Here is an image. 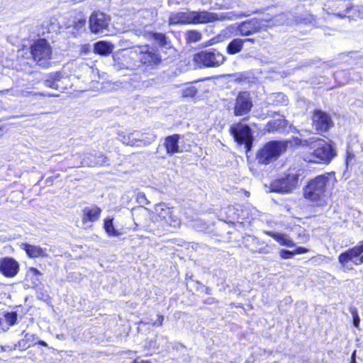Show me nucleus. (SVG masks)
<instances>
[{"mask_svg": "<svg viewBox=\"0 0 363 363\" xmlns=\"http://www.w3.org/2000/svg\"><path fill=\"white\" fill-rule=\"evenodd\" d=\"M337 183L333 171L318 174L306 182L302 188V196L312 206L324 208L329 204Z\"/></svg>", "mask_w": 363, "mask_h": 363, "instance_id": "nucleus-1", "label": "nucleus"}, {"mask_svg": "<svg viewBox=\"0 0 363 363\" xmlns=\"http://www.w3.org/2000/svg\"><path fill=\"white\" fill-rule=\"evenodd\" d=\"M313 151L308 154V162L318 164H329L337 156L335 143L321 138H313L310 146Z\"/></svg>", "mask_w": 363, "mask_h": 363, "instance_id": "nucleus-2", "label": "nucleus"}, {"mask_svg": "<svg viewBox=\"0 0 363 363\" xmlns=\"http://www.w3.org/2000/svg\"><path fill=\"white\" fill-rule=\"evenodd\" d=\"M135 54L138 67L144 71L156 69L162 63V56L159 49L152 45H138Z\"/></svg>", "mask_w": 363, "mask_h": 363, "instance_id": "nucleus-3", "label": "nucleus"}, {"mask_svg": "<svg viewBox=\"0 0 363 363\" xmlns=\"http://www.w3.org/2000/svg\"><path fill=\"white\" fill-rule=\"evenodd\" d=\"M287 150V142L272 140L264 143L257 151L255 159L258 164L267 165L278 160Z\"/></svg>", "mask_w": 363, "mask_h": 363, "instance_id": "nucleus-4", "label": "nucleus"}, {"mask_svg": "<svg viewBox=\"0 0 363 363\" xmlns=\"http://www.w3.org/2000/svg\"><path fill=\"white\" fill-rule=\"evenodd\" d=\"M301 174L295 168H289L281 176L274 179L269 185L271 191L289 194L298 188Z\"/></svg>", "mask_w": 363, "mask_h": 363, "instance_id": "nucleus-5", "label": "nucleus"}, {"mask_svg": "<svg viewBox=\"0 0 363 363\" xmlns=\"http://www.w3.org/2000/svg\"><path fill=\"white\" fill-rule=\"evenodd\" d=\"M216 20L213 13L206 11L172 12L170 13L168 23L170 25L177 24H198L213 22Z\"/></svg>", "mask_w": 363, "mask_h": 363, "instance_id": "nucleus-6", "label": "nucleus"}, {"mask_svg": "<svg viewBox=\"0 0 363 363\" xmlns=\"http://www.w3.org/2000/svg\"><path fill=\"white\" fill-rule=\"evenodd\" d=\"M31 58L41 67H48L52 55V49L48 40L44 38L35 39L29 47Z\"/></svg>", "mask_w": 363, "mask_h": 363, "instance_id": "nucleus-7", "label": "nucleus"}, {"mask_svg": "<svg viewBox=\"0 0 363 363\" xmlns=\"http://www.w3.org/2000/svg\"><path fill=\"white\" fill-rule=\"evenodd\" d=\"M229 133L238 145L244 146L246 152L251 151L255 138L249 125L240 121L234 123L230 126Z\"/></svg>", "mask_w": 363, "mask_h": 363, "instance_id": "nucleus-8", "label": "nucleus"}, {"mask_svg": "<svg viewBox=\"0 0 363 363\" xmlns=\"http://www.w3.org/2000/svg\"><path fill=\"white\" fill-rule=\"evenodd\" d=\"M193 60L200 67H218L225 62L226 58L218 50L210 48L196 52Z\"/></svg>", "mask_w": 363, "mask_h": 363, "instance_id": "nucleus-9", "label": "nucleus"}, {"mask_svg": "<svg viewBox=\"0 0 363 363\" xmlns=\"http://www.w3.org/2000/svg\"><path fill=\"white\" fill-rule=\"evenodd\" d=\"M337 259L345 272L353 269L349 267L351 264L357 266L363 264V240L342 252L338 255Z\"/></svg>", "mask_w": 363, "mask_h": 363, "instance_id": "nucleus-10", "label": "nucleus"}, {"mask_svg": "<svg viewBox=\"0 0 363 363\" xmlns=\"http://www.w3.org/2000/svg\"><path fill=\"white\" fill-rule=\"evenodd\" d=\"M311 126L316 134L323 135L334 127L331 116L320 108H314L311 111Z\"/></svg>", "mask_w": 363, "mask_h": 363, "instance_id": "nucleus-11", "label": "nucleus"}, {"mask_svg": "<svg viewBox=\"0 0 363 363\" xmlns=\"http://www.w3.org/2000/svg\"><path fill=\"white\" fill-rule=\"evenodd\" d=\"M253 107V101L250 91H240L238 92L233 106L234 116H245L249 115Z\"/></svg>", "mask_w": 363, "mask_h": 363, "instance_id": "nucleus-12", "label": "nucleus"}, {"mask_svg": "<svg viewBox=\"0 0 363 363\" xmlns=\"http://www.w3.org/2000/svg\"><path fill=\"white\" fill-rule=\"evenodd\" d=\"M325 6L329 13L341 18H345L353 7L350 0H328Z\"/></svg>", "mask_w": 363, "mask_h": 363, "instance_id": "nucleus-13", "label": "nucleus"}, {"mask_svg": "<svg viewBox=\"0 0 363 363\" xmlns=\"http://www.w3.org/2000/svg\"><path fill=\"white\" fill-rule=\"evenodd\" d=\"M108 26V18L102 12L94 11L89 19V28L92 33L97 34L103 32Z\"/></svg>", "mask_w": 363, "mask_h": 363, "instance_id": "nucleus-14", "label": "nucleus"}, {"mask_svg": "<svg viewBox=\"0 0 363 363\" xmlns=\"http://www.w3.org/2000/svg\"><path fill=\"white\" fill-rule=\"evenodd\" d=\"M18 271L19 264L14 258L4 257L0 259V272L5 277H14Z\"/></svg>", "mask_w": 363, "mask_h": 363, "instance_id": "nucleus-15", "label": "nucleus"}, {"mask_svg": "<svg viewBox=\"0 0 363 363\" xmlns=\"http://www.w3.org/2000/svg\"><path fill=\"white\" fill-rule=\"evenodd\" d=\"M261 29L260 22L256 18H250L241 22L236 27V35L248 36L259 32Z\"/></svg>", "mask_w": 363, "mask_h": 363, "instance_id": "nucleus-16", "label": "nucleus"}, {"mask_svg": "<svg viewBox=\"0 0 363 363\" xmlns=\"http://www.w3.org/2000/svg\"><path fill=\"white\" fill-rule=\"evenodd\" d=\"M101 208L96 204L84 207L82 211V222L83 224L97 221L101 215Z\"/></svg>", "mask_w": 363, "mask_h": 363, "instance_id": "nucleus-17", "label": "nucleus"}, {"mask_svg": "<svg viewBox=\"0 0 363 363\" xmlns=\"http://www.w3.org/2000/svg\"><path fill=\"white\" fill-rule=\"evenodd\" d=\"M180 138L179 134H172L164 138L163 145L167 155H173L182 152L179 145Z\"/></svg>", "mask_w": 363, "mask_h": 363, "instance_id": "nucleus-18", "label": "nucleus"}, {"mask_svg": "<svg viewBox=\"0 0 363 363\" xmlns=\"http://www.w3.org/2000/svg\"><path fill=\"white\" fill-rule=\"evenodd\" d=\"M21 247L25 251L27 256L30 258L48 257V254L46 248H43L40 245H31L29 243H22Z\"/></svg>", "mask_w": 363, "mask_h": 363, "instance_id": "nucleus-19", "label": "nucleus"}, {"mask_svg": "<svg viewBox=\"0 0 363 363\" xmlns=\"http://www.w3.org/2000/svg\"><path fill=\"white\" fill-rule=\"evenodd\" d=\"M18 321V314L16 311L5 312L0 316V333L6 332L10 327L16 325Z\"/></svg>", "mask_w": 363, "mask_h": 363, "instance_id": "nucleus-20", "label": "nucleus"}, {"mask_svg": "<svg viewBox=\"0 0 363 363\" xmlns=\"http://www.w3.org/2000/svg\"><path fill=\"white\" fill-rule=\"evenodd\" d=\"M288 126V121L284 118H277L268 121L264 127V132L268 133L284 132Z\"/></svg>", "mask_w": 363, "mask_h": 363, "instance_id": "nucleus-21", "label": "nucleus"}, {"mask_svg": "<svg viewBox=\"0 0 363 363\" xmlns=\"http://www.w3.org/2000/svg\"><path fill=\"white\" fill-rule=\"evenodd\" d=\"M113 50V44L105 40H99L94 45V52L101 56L110 55Z\"/></svg>", "mask_w": 363, "mask_h": 363, "instance_id": "nucleus-22", "label": "nucleus"}, {"mask_svg": "<svg viewBox=\"0 0 363 363\" xmlns=\"http://www.w3.org/2000/svg\"><path fill=\"white\" fill-rule=\"evenodd\" d=\"M160 225L167 233H172L174 230L179 227L180 222L179 218L174 215L173 212L170 216H168Z\"/></svg>", "mask_w": 363, "mask_h": 363, "instance_id": "nucleus-23", "label": "nucleus"}, {"mask_svg": "<svg viewBox=\"0 0 363 363\" xmlns=\"http://www.w3.org/2000/svg\"><path fill=\"white\" fill-rule=\"evenodd\" d=\"M62 77V76L60 72H51L46 74L43 79V83L45 86L57 90L60 88L58 82Z\"/></svg>", "mask_w": 363, "mask_h": 363, "instance_id": "nucleus-24", "label": "nucleus"}, {"mask_svg": "<svg viewBox=\"0 0 363 363\" xmlns=\"http://www.w3.org/2000/svg\"><path fill=\"white\" fill-rule=\"evenodd\" d=\"M155 212L157 221L160 222V224L168 216H170L171 213H173V208L164 203H159L155 208Z\"/></svg>", "mask_w": 363, "mask_h": 363, "instance_id": "nucleus-25", "label": "nucleus"}, {"mask_svg": "<svg viewBox=\"0 0 363 363\" xmlns=\"http://www.w3.org/2000/svg\"><path fill=\"white\" fill-rule=\"evenodd\" d=\"M265 233L274 239L277 242H278L282 246L286 247H294V242L286 238L284 234L273 232V231H266Z\"/></svg>", "mask_w": 363, "mask_h": 363, "instance_id": "nucleus-26", "label": "nucleus"}, {"mask_svg": "<svg viewBox=\"0 0 363 363\" xmlns=\"http://www.w3.org/2000/svg\"><path fill=\"white\" fill-rule=\"evenodd\" d=\"M243 46L242 38H234L228 44L226 52L229 55H235L242 51Z\"/></svg>", "mask_w": 363, "mask_h": 363, "instance_id": "nucleus-27", "label": "nucleus"}, {"mask_svg": "<svg viewBox=\"0 0 363 363\" xmlns=\"http://www.w3.org/2000/svg\"><path fill=\"white\" fill-rule=\"evenodd\" d=\"M281 141H286L287 142V148L289 146L293 147H298L301 146H311L312 138L308 140H301L298 137L293 136L290 139L286 140H280Z\"/></svg>", "mask_w": 363, "mask_h": 363, "instance_id": "nucleus-28", "label": "nucleus"}, {"mask_svg": "<svg viewBox=\"0 0 363 363\" xmlns=\"http://www.w3.org/2000/svg\"><path fill=\"white\" fill-rule=\"evenodd\" d=\"M148 35L162 48L168 44L167 38L164 33L150 31L148 33Z\"/></svg>", "mask_w": 363, "mask_h": 363, "instance_id": "nucleus-29", "label": "nucleus"}, {"mask_svg": "<svg viewBox=\"0 0 363 363\" xmlns=\"http://www.w3.org/2000/svg\"><path fill=\"white\" fill-rule=\"evenodd\" d=\"M113 218H106L104 220V228L110 236H118L121 233L114 228Z\"/></svg>", "mask_w": 363, "mask_h": 363, "instance_id": "nucleus-30", "label": "nucleus"}, {"mask_svg": "<svg viewBox=\"0 0 363 363\" xmlns=\"http://www.w3.org/2000/svg\"><path fill=\"white\" fill-rule=\"evenodd\" d=\"M94 163L96 166H107L108 165V158L103 152H99L92 155Z\"/></svg>", "mask_w": 363, "mask_h": 363, "instance_id": "nucleus-31", "label": "nucleus"}, {"mask_svg": "<svg viewBox=\"0 0 363 363\" xmlns=\"http://www.w3.org/2000/svg\"><path fill=\"white\" fill-rule=\"evenodd\" d=\"M197 89L194 86H189L182 90V96L184 98H193L197 94Z\"/></svg>", "mask_w": 363, "mask_h": 363, "instance_id": "nucleus-32", "label": "nucleus"}, {"mask_svg": "<svg viewBox=\"0 0 363 363\" xmlns=\"http://www.w3.org/2000/svg\"><path fill=\"white\" fill-rule=\"evenodd\" d=\"M355 153L350 147H347L345 152V162L347 166L349 163L352 162L355 159Z\"/></svg>", "mask_w": 363, "mask_h": 363, "instance_id": "nucleus-33", "label": "nucleus"}, {"mask_svg": "<svg viewBox=\"0 0 363 363\" xmlns=\"http://www.w3.org/2000/svg\"><path fill=\"white\" fill-rule=\"evenodd\" d=\"M189 41L197 42L201 38V35L196 30H189L187 33Z\"/></svg>", "mask_w": 363, "mask_h": 363, "instance_id": "nucleus-34", "label": "nucleus"}, {"mask_svg": "<svg viewBox=\"0 0 363 363\" xmlns=\"http://www.w3.org/2000/svg\"><path fill=\"white\" fill-rule=\"evenodd\" d=\"M351 313L353 318V323L357 328H359L360 318L359 317L358 312L356 308L351 309Z\"/></svg>", "mask_w": 363, "mask_h": 363, "instance_id": "nucleus-35", "label": "nucleus"}, {"mask_svg": "<svg viewBox=\"0 0 363 363\" xmlns=\"http://www.w3.org/2000/svg\"><path fill=\"white\" fill-rule=\"evenodd\" d=\"M86 20L85 18H81L74 22L73 26L77 30L84 28L86 26Z\"/></svg>", "mask_w": 363, "mask_h": 363, "instance_id": "nucleus-36", "label": "nucleus"}, {"mask_svg": "<svg viewBox=\"0 0 363 363\" xmlns=\"http://www.w3.org/2000/svg\"><path fill=\"white\" fill-rule=\"evenodd\" d=\"M294 255V250H282L280 252V256L283 259H291Z\"/></svg>", "mask_w": 363, "mask_h": 363, "instance_id": "nucleus-37", "label": "nucleus"}, {"mask_svg": "<svg viewBox=\"0 0 363 363\" xmlns=\"http://www.w3.org/2000/svg\"><path fill=\"white\" fill-rule=\"evenodd\" d=\"M269 252V249L268 245L265 244L264 246H262L256 250H252V253H259V254H268Z\"/></svg>", "mask_w": 363, "mask_h": 363, "instance_id": "nucleus-38", "label": "nucleus"}, {"mask_svg": "<svg viewBox=\"0 0 363 363\" xmlns=\"http://www.w3.org/2000/svg\"><path fill=\"white\" fill-rule=\"evenodd\" d=\"M21 347L22 350H26V349L30 347V345L27 344V340L25 338V339L20 340L18 342V343L15 345V347Z\"/></svg>", "mask_w": 363, "mask_h": 363, "instance_id": "nucleus-39", "label": "nucleus"}, {"mask_svg": "<svg viewBox=\"0 0 363 363\" xmlns=\"http://www.w3.org/2000/svg\"><path fill=\"white\" fill-rule=\"evenodd\" d=\"M164 315L161 314H158L157 317V320L152 323L153 326L160 327L163 325L164 321Z\"/></svg>", "mask_w": 363, "mask_h": 363, "instance_id": "nucleus-40", "label": "nucleus"}, {"mask_svg": "<svg viewBox=\"0 0 363 363\" xmlns=\"http://www.w3.org/2000/svg\"><path fill=\"white\" fill-rule=\"evenodd\" d=\"M137 200L139 202H141V203H146V204H148L150 203L149 201H147L145 194L144 193H143V192H140V193L138 194V195H137Z\"/></svg>", "mask_w": 363, "mask_h": 363, "instance_id": "nucleus-41", "label": "nucleus"}, {"mask_svg": "<svg viewBox=\"0 0 363 363\" xmlns=\"http://www.w3.org/2000/svg\"><path fill=\"white\" fill-rule=\"evenodd\" d=\"M294 250L295 255H301V254H304V253H307L308 252H309V249H308L305 247H301V246L296 247Z\"/></svg>", "mask_w": 363, "mask_h": 363, "instance_id": "nucleus-42", "label": "nucleus"}, {"mask_svg": "<svg viewBox=\"0 0 363 363\" xmlns=\"http://www.w3.org/2000/svg\"><path fill=\"white\" fill-rule=\"evenodd\" d=\"M29 272L34 276H40L42 273L40 270H38L36 267H30Z\"/></svg>", "mask_w": 363, "mask_h": 363, "instance_id": "nucleus-43", "label": "nucleus"}, {"mask_svg": "<svg viewBox=\"0 0 363 363\" xmlns=\"http://www.w3.org/2000/svg\"><path fill=\"white\" fill-rule=\"evenodd\" d=\"M35 95L40 96H48V97H57L59 96L58 94L44 93V92H38V93H35Z\"/></svg>", "mask_w": 363, "mask_h": 363, "instance_id": "nucleus-44", "label": "nucleus"}, {"mask_svg": "<svg viewBox=\"0 0 363 363\" xmlns=\"http://www.w3.org/2000/svg\"><path fill=\"white\" fill-rule=\"evenodd\" d=\"M242 40L243 41V45L245 43H250L252 44H255L256 42H257V40L254 38H246L242 39Z\"/></svg>", "mask_w": 363, "mask_h": 363, "instance_id": "nucleus-45", "label": "nucleus"}, {"mask_svg": "<svg viewBox=\"0 0 363 363\" xmlns=\"http://www.w3.org/2000/svg\"><path fill=\"white\" fill-rule=\"evenodd\" d=\"M239 218H225V222L235 223L238 221Z\"/></svg>", "mask_w": 363, "mask_h": 363, "instance_id": "nucleus-46", "label": "nucleus"}, {"mask_svg": "<svg viewBox=\"0 0 363 363\" xmlns=\"http://www.w3.org/2000/svg\"><path fill=\"white\" fill-rule=\"evenodd\" d=\"M356 351L354 350L352 354V357H351V363H357L356 362Z\"/></svg>", "mask_w": 363, "mask_h": 363, "instance_id": "nucleus-47", "label": "nucleus"}, {"mask_svg": "<svg viewBox=\"0 0 363 363\" xmlns=\"http://www.w3.org/2000/svg\"><path fill=\"white\" fill-rule=\"evenodd\" d=\"M38 344L42 345V346H45V347L48 346V344L44 340H39L38 341Z\"/></svg>", "mask_w": 363, "mask_h": 363, "instance_id": "nucleus-48", "label": "nucleus"}, {"mask_svg": "<svg viewBox=\"0 0 363 363\" xmlns=\"http://www.w3.org/2000/svg\"><path fill=\"white\" fill-rule=\"evenodd\" d=\"M255 13V11H252V12H247V13H244L242 14V16H245V17H247V16H250L252 13Z\"/></svg>", "mask_w": 363, "mask_h": 363, "instance_id": "nucleus-49", "label": "nucleus"}, {"mask_svg": "<svg viewBox=\"0 0 363 363\" xmlns=\"http://www.w3.org/2000/svg\"><path fill=\"white\" fill-rule=\"evenodd\" d=\"M138 363H152V362L149 359H143V360H141L140 362H139Z\"/></svg>", "mask_w": 363, "mask_h": 363, "instance_id": "nucleus-50", "label": "nucleus"}, {"mask_svg": "<svg viewBox=\"0 0 363 363\" xmlns=\"http://www.w3.org/2000/svg\"><path fill=\"white\" fill-rule=\"evenodd\" d=\"M210 291H211V289H210L209 288L206 287V293L207 294H210Z\"/></svg>", "mask_w": 363, "mask_h": 363, "instance_id": "nucleus-51", "label": "nucleus"}, {"mask_svg": "<svg viewBox=\"0 0 363 363\" xmlns=\"http://www.w3.org/2000/svg\"><path fill=\"white\" fill-rule=\"evenodd\" d=\"M228 211H232V210H234V208H232V207H230V206H229V207H228Z\"/></svg>", "mask_w": 363, "mask_h": 363, "instance_id": "nucleus-52", "label": "nucleus"}, {"mask_svg": "<svg viewBox=\"0 0 363 363\" xmlns=\"http://www.w3.org/2000/svg\"><path fill=\"white\" fill-rule=\"evenodd\" d=\"M2 130V127L0 126V132Z\"/></svg>", "mask_w": 363, "mask_h": 363, "instance_id": "nucleus-53", "label": "nucleus"}]
</instances>
